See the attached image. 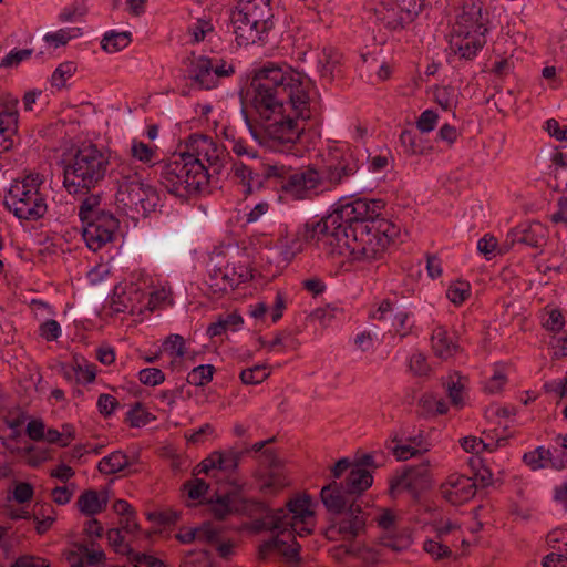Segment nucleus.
<instances>
[{"instance_id":"0eeeda50","label":"nucleus","mask_w":567,"mask_h":567,"mask_svg":"<svg viewBox=\"0 0 567 567\" xmlns=\"http://www.w3.org/2000/svg\"><path fill=\"white\" fill-rule=\"evenodd\" d=\"M43 182V176L38 173L29 174L21 181H14L9 188L4 205L19 219L42 218L48 210L45 197L41 193Z\"/></svg>"},{"instance_id":"f03ea898","label":"nucleus","mask_w":567,"mask_h":567,"mask_svg":"<svg viewBox=\"0 0 567 567\" xmlns=\"http://www.w3.org/2000/svg\"><path fill=\"white\" fill-rule=\"evenodd\" d=\"M383 208L381 199L340 200L331 214L318 221H307L302 238L306 243L321 241L330 246L332 255L349 256L358 261L379 260L399 234L392 221L380 218Z\"/></svg>"},{"instance_id":"6e6552de","label":"nucleus","mask_w":567,"mask_h":567,"mask_svg":"<svg viewBox=\"0 0 567 567\" xmlns=\"http://www.w3.org/2000/svg\"><path fill=\"white\" fill-rule=\"evenodd\" d=\"M262 173L269 186H279L280 189L291 195L295 199H306L310 193L321 186V177L318 169L307 166L301 171L292 172L285 165H262Z\"/></svg>"},{"instance_id":"5701e85b","label":"nucleus","mask_w":567,"mask_h":567,"mask_svg":"<svg viewBox=\"0 0 567 567\" xmlns=\"http://www.w3.org/2000/svg\"><path fill=\"white\" fill-rule=\"evenodd\" d=\"M372 482L373 477L368 470L354 467L341 483L348 495L357 502V498L372 485Z\"/></svg>"},{"instance_id":"aec40b11","label":"nucleus","mask_w":567,"mask_h":567,"mask_svg":"<svg viewBox=\"0 0 567 567\" xmlns=\"http://www.w3.org/2000/svg\"><path fill=\"white\" fill-rule=\"evenodd\" d=\"M311 497L307 494L291 498L287 502V509L284 508V529L287 530L288 526L297 524L307 525V519H312L313 512L310 509Z\"/></svg>"},{"instance_id":"20e7f679","label":"nucleus","mask_w":567,"mask_h":567,"mask_svg":"<svg viewBox=\"0 0 567 567\" xmlns=\"http://www.w3.org/2000/svg\"><path fill=\"white\" fill-rule=\"evenodd\" d=\"M157 166L162 185L168 193L178 197L186 198L200 192L212 177L203 159L189 151L174 154L167 162H161Z\"/></svg>"},{"instance_id":"37998d69","label":"nucleus","mask_w":567,"mask_h":567,"mask_svg":"<svg viewBox=\"0 0 567 567\" xmlns=\"http://www.w3.org/2000/svg\"><path fill=\"white\" fill-rule=\"evenodd\" d=\"M236 512H243L245 515L249 517H254L258 514L270 513L272 512L268 505L264 502L256 499H241L240 507H235Z\"/></svg>"},{"instance_id":"4be33fe9","label":"nucleus","mask_w":567,"mask_h":567,"mask_svg":"<svg viewBox=\"0 0 567 567\" xmlns=\"http://www.w3.org/2000/svg\"><path fill=\"white\" fill-rule=\"evenodd\" d=\"M513 243L539 248L546 243L547 230L539 221H532L528 225H520L512 231Z\"/></svg>"},{"instance_id":"412c9836","label":"nucleus","mask_w":567,"mask_h":567,"mask_svg":"<svg viewBox=\"0 0 567 567\" xmlns=\"http://www.w3.org/2000/svg\"><path fill=\"white\" fill-rule=\"evenodd\" d=\"M481 18V7L476 6L474 2L464 3L462 7V12L457 14L456 21L453 25L451 33L457 34H477L482 24H480L478 20Z\"/></svg>"},{"instance_id":"b1692460","label":"nucleus","mask_w":567,"mask_h":567,"mask_svg":"<svg viewBox=\"0 0 567 567\" xmlns=\"http://www.w3.org/2000/svg\"><path fill=\"white\" fill-rule=\"evenodd\" d=\"M212 59L199 56L193 63L189 79L195 82L202 90H210L217 86V79L212 74Z\"/></svg>"},{"instance_id":"cd10ccee","label":"nucleus","mask_w":567,"mask_h":567,"mask_svg":"<svg viewBox=\"0 0 567 567\" xmlns=\"http://www.w3.org/2000/svg\"><path fill=\"white\" fill-rule=\"evenodd\" d=\"M131 464L130 457L124 452L115 451L99 462L97 470L104 475H112L124 471Z\"/></svg>"},{"instance_id":"c9c22d12","label":"nucleus","mask_w":567,"mask_h":567,"mask_svg":"<svg viewBox=\"0 0 567 567\" xmlns=\"http://www.w3.org/2000/svg\"><path fill=\"white\" fill-rule=\"evenodd\" d=\"M269 375L270 369L267 364H257L252 368L244 369L239 377L244 384H259Z\"/></svg>"},{"instance_id":"69168bd1","label":"nucleus","mask_w":567,"mask_h":567,"mask_svg":"<svg viewBox=\"0 0 567 567\" xmlns=\"http://www.w3.org/2000/svg\"><path fill=\"white\" fill-rule=\"evenodd\" d=\"M398 3L406 13H409L414 20L420 14L425 6V0H393Z\"/></svg>"},{"instance_id":"2eb2a0df","label":"nucleus","mask_w":567,"mask_h":567,"mask_svg":"<svg viewBox=\"0 0 567 567\" xmlns=\"http://www.w3.org/2000/svg\"><path fill=\"white\" fill-rule=\"evenodd\" d=\"M477 492V483L473 477L452 474L441 484L442 497L452 505H461L472 499Z\"/></svg>"},{"instance_id":"8fccbe9b","label":"nucleus","mask_w":567,"mask_h":567,"mask_svg":"<svg viewBox=\"0 0 567 567\" xmlns=\"http://www.w3.org/2000/svg\"><path fill=\"white\" fill-rule=\"evenodd\" d=\"M181 513L174 509H166L162 512H152L147 514L150 520L157 522L162 526H169L177 523Z\"/></svg>"},{"instance_id":"864d4df0","label":"nucleus","mask_w":567,"mask_h":567,"mask_svg":"<svg viewBox=\"0 0 567 567\" xmlns=\"http://www.w3.org/2000/svg\"><path fill=\"white\" fill-rule=\"evenodd\" d=\"M31 49H23L9 52L0 62L1 68H12L19 65L22 61L32 55Z\"/></svg>"},{"instance_id":"f3484780","label":"nucleus","mask_w":567,"mask_h":567,"mask_svg":"<svg viewBox=\"0 0 567 567\" xmlns=\"http://www.w3.org/2000/svg\"><path fill=\"white\" fill-rule=\"evenodd\" d=\"M377 20L389 31L403 30L414 19L393 0H382L374 9Z\"/></svg>"},{"instance_id":"e2e57ef3","label":"nucleus","mask_w":567,"mask_h":567,"mask_svg":"<svg viewBox=\"0 0 567 567\" xmlns=\"http://www.w3.org/2000/svg\"><path fill=\"white\" fill-rule=\"evenodd\" d=\"M79 551L86 558V564L90 566H97L103 564L106 559L104 551L102 550H90L86 545L78 544Z\"/></svg>"},{"instance_id":"6ab92c4d","label":"nucleus","mask_w":567,"mask_h":567,"mask_svg":"<svg viewBox=\"0 0 567 567\" xmlns=\"http://www.w3.org/2000/svg\"><path fill=\"white\" fill-rule=\"evenodd\" d=\"M244 13L245 11L240 9L237 3L229 14V21L233 24L237 44L240 47L252 44L261 40L260 31L257 30V27L251 24L252 20Z\"/></svg>"},{"instance_id":"bf43d9fd","label":"nucleus","mask_w":567,"mask_h":567,"mask_svg":"<svg viewBox=\"0 0 567 567\" xmlns=\"http://www.w3.org/2000/svg\"><path fill=\"white\" fill-rule=\"evenodd\" d=\"M118 405L117 399L111 394L103 393L97 399L99 411L104 416H110Z\"/></svg>"},{"instance_id":"79ce46f5","label":"nucleus","mask_w":567,"mask_h":567,"mask_svg":"<svg viewBox=\"0 0 567 567\" xmlns=\"http://www.w3.org/2000/svg\"><path fill=\"white\" fill-rule=\"evenodd\" d=\"M261 220H276V216L271 214V208L269 203L260 202L258 203L247 215L246 223L254 224Z\"/></svg>"},{"instance_id":"a18cd8bd","label":"nucleus","mask_w":567,"mask_h":567,"mask_svg":"<svg viewBox=\"0 0 567 567\" xmlns=\"http://www.w3.org/2000/svg\"><path fill=\"white\" fill-rule=\"evenodd\" d=\"M412 544V538L409 534L388 535L383 537L382 545L393 551H402L408 549Z\"/></svg>"},{"instance_id":"72a5a7b5","label":"nucleus","mask_w":567,"mask_h":567,"mask_svg":"<svg viewBox=\"0 0 567 567\" xmlns=\"http://www.w3.org/2000/svg\"><path fill=\"white\" fill-rule=\"evenodd\" d=\"M155 419V415L148 412L143 403L135 402L126 413L125 422H127L131 427H141L148 424L151 421H154Z\"/></svg>"},{"instance_id":"ea45409f","label":"nucleus","mask_w":567,"mask_h":567,"mask_svg":"<svg viewBox=\"0 0 567 567\" xmlns=\"http://www.w3.org/2000/svg\"><path fill=\"white\" fill-rule=\"evenodd\" d=\"M110 176L117 184V188L120 184L127 182H135L140 179L137 172L127 163H120L115 168L109 169Z\"/></svg>"},{"instance_id":"ddd939ff","label":"nucleus","mask_w":567,"mask_h":567,"mask_svg":"<svg viewBox=\"0 0 567 567\" xmlns=\"http://www.w3.org/2000/svg\"><path fill=\"white\" fill-rule=\"evenodd\" d=\"M186 147L198 158L204 157L208 163L206 168H208L212 176L220 174L224 167L225 148L218 146L213 138L202 134H193L187 138Z\"/></svg>"},{"instance_id":"a211bd4d","label":"nucleus","mask_w":567,"mask_h":567,"mask_svg":"<svg viewBox=\"0 0 567 567\" xmlns=\"http://www.w3.org/2000/svg\"><path fill=\"white\" fill-rule=\"evenodd\" d=\"M239 8L245 11L251 24L260 31V38L274 27L271 8L268 0H239Z\"/></svg>"},{"instance_id":"de8ad7c7","label":"nucleus","mask_w":567,"mask_h":567,"mask_svg":"<svg viewBox=\"0 0 567 567\" xmlns=\"http://www.w3.org/2000/svg\"><path fill=\"white\" fill-rule=\"evenodd\" d=\"M171 295L172 292L165 288L151 292L147 301L148 309L154 311L156 309H162L167 305H172V300H169Z\"/></svg>"},{"instance_id":"393cba45","label":"nucleus","mask_w":567,"mask_h":567,"mask_svg":"<svg viewBox=\"0 0 567 567\" xmlns=\"http://www.w3.org/2000/svg\"><path fill=\"white\" fill-rule=\"evenodd\" d=\"M482 48V43L477 34H457L451 33L450 49L458 54L462 59L472 60L477 51Z\"/></svg>"},{"instance_id":"4c0bfd02","label":"nucleus","mask_w":567,"mask_h":567,"mask_svg":"<svg viewBox=\"0 0 567 567\" xmlns=\"http://www.w3.org/2000/svg\"><path fill=\"white\" fill-rule=\"evenodd\" d=\"M125 553L134 567H166L163 560L144 553H135L131 546H126Z\"/></svg>"},{"instance_id":"c85d7f7f","label":"nucleus","mask_w":567,"mask_h":567,"mask_svg":"<svg viewBox=\"0 0 567 567\" xmlns=\"http://www.w3.org/2000/svg\"><path fill=\"white\" fill-rule=\"evenodd\" d=\"M404 152L410 155H424L432 151L431 145H425L420 134L412 130H404L400 135Z\"/></svg>"},{"instance_id":"5fc2aeb1","label":"nucleus","mask_w":567,"mask_h":567,"mask_svg":"<svg viewBox=\"0 0 567 567\" xmlns=\"http://www.w3.org/2000/svg\"><path fill=\"white\" fill-rule=\"evenodd\" d=\"M439 115L432 110L422 112L419 120L416 121V128L420 133H429L434 130Z\"/></svg>"},{"instance_id":"58836bf2","label":"nucleus","mask_w":567,"mask_h":567,"mask_svg":"<svg viewBox=\"0 0 567 567\" xmlns=\"http://www.w3.org/2000/svg\"><path fill=\"white\" fill-rule=\"evenodd\" d=\"M471 295V286L467 281L457 280L450 285L446 291L447 299L454 305H462Z\"/></svg>"},{"instance_id":"6e6d98bb","label":"nucleus","mask_w":567,"mask_h":567,"mask_svg":"<svg viewBox=\"0 0 567 567\" xmlns=\"http://www.w3.org/2000/svg\"><path fill=\"white\" fill-rule=\"evenodd\" d=\"M131 153L134 158L143 163H148L155 155V151L143 142L134 141L131 147Z\"/></svg>"},{"instance_id":"39448f33","label":"nucleus","mask_w":567,"mask_h":567,"mask_svg":"<svg viewBox=\"0 0 567 567\" xmlns=\"http://www.w3.org/2000/svg\"><path fill=\"white\" fill-rule=\"evenodd\" d=\"M101 200L100 194H91L79 207V218L83 227L82 236L92 251H97L112 241L120 227L118 219L101 207Z\"/></svg>"},{"instance_id":"0e129e2a","label":"nucleus","mask_w":567,"mask_h":567,"mask_svg":"<svg viewBox=\"0 0 567 567\" xmlns=\"http://www.w3.org/2000/svg\"><path fill=\"white\" fill-rule=\"evenodd\" d=\"M197 533V539L198 540H205L209 544H213L217 540V537L219 535V530L213 527L210 522L203 523L199 527Z\"/></svg>"},{"instance_id":"1a4fd4ad","label":"nucleus","mask_w":567,"mask_h":567,"mask_svg":"<svg viewBox=\"0 0 567 567\" xmlns=\"http://www.w3.org/2000/svg\"><path fill=\"white\" fill-rule=\"evenodd\" d=\"M193 235L192 227L183 226L176 230L148 238L146 249L154 259L159 261L177 259L187 252Z\"/></svg>"},{"instance_id":"4468645a","label":"nucleus","mask_w":567,"mask_h":567,"mask_svg":"<svg viewBox=\"0 0 567 567\" xmlns=\"http://www.w3.org/2000/svg\"><path fill=\"white\" fill-rule=\"evenodd\" d=\"M430 462H422L419 465L408 467L400 476L391 481L390 492L402 488L408 491L414 498L431 487Z\"/></svg>"},{"instance_id":"a19ab883","label":"nucleus","mask_w":567,"mask_h":567,"mask_svg":"<svg viewBox=\"0 0 567 567\" xmlns=\"http://www.w3.org/2000/svg\"><path fill=\"white\" fill-rule=\"evenodd\" d=\"M76 71L74 62L66 61L61 63L52 74L51 84L58 89L65 86L66 79L71 78Z\"/></svg>"},{"instance_id":"7c9ffc66","label":"nucleus","mask_w":567,"mask_h":567,"mask_svg":"<svg viewBox=\"0 0 567 567\" xmlns=\"http://www.w3.org/2000/svg\"><path fill=\"white\" fill-rule=\"evenodd\" d=\"M267 517L270 518V523H267L266 518H256L250 524V530L254 533H260L264 530H277L278 534H284L286 530L284 529V508H278L275 512H270L267 514Z\"/></svg>"},{"instance_id":"774afa93","label":"nucleus","mask_w":567,"mask_h":567,"mask_svg":"<svg viewBox=\"0 0 567 567\" xmlns=\"http://www.w3.org/2000/svg\"><path fill=\"white\" fill-rule=\"evenodd\" d=\"M27 435L32 441H43L44 440V423L42 420H31L27 425Z\"/></svg>"},{"instance_id":"338daca9","label":"nucleus","mask_w":567,"mask_h":567,"mask_svg":"<svg viewBox=\"0 0 567 567\" xmlns=\"http://www.w3.org/2000/svg\"><path fill=\"white\" fill-rule=\"evenodd\" d=\"M184 344H185V341L182 336L171 334L166 339L164 347H165L166 351H171L172 353L176 352L177 357H183L185 353Z\"/></svg>"},{"instance_id":"4d7b16f0","label":"nucleus","mask_w":567,"mask_h":567,"mask_svg":"<svg viewBox=\"0 0 567 567\" xmlns=\"http://www.w3.org/2000/svg\"><path fill=\"white\" fill-rule=\"evenodd\" d=\"M61 334V328L56 320L48 319L40 326V336L47 341H54Z\"/></svg>"},{"instance_id":"49530a36","label":"nucleus","mask_w":567,"mask_h":567,"mask_svg":"<svg viewBox=\"0 0 567 567\" xmlns=\"http://www.w3.org/2000/svg\"><path fill=\"white\" fill-rule=\"evenodd\" d=\"M545 311L548 318L543 322V327L551 332L560 331L565 326V317L563 312L556 308L548 309V307L545 308Z\"/></svg>"},{"instance_id":"09e8293b","label":"nucleus","mask_w":567,"mask_h":567,"mask_svg":"<svg viewBox=\"0 0 567 567\" xmlns=\"http://www.w3.org/2000/svg\"><path fill=\"white\" fill-rule=\"evenodd\" d=\"M138 380L145 385L155 386L165 381V374L161 369L146 368L138 372Z\"/></svg>"},{"instance_id":"3c124183","label":"nucleus","mask_w":567,"mask_h":567,"mask_svg":"<svg viewBox=\"0 0 567 567\" xmlns=\"http://www.w3.org/2000/svg\"><path fill=\"white\" fill-rule=\"evenodd\" d=\"M209 488V485L202 478L190 480L184 483V489L190 499L203 497Z\"/></svg>"},{"instance_id":"603ef678","label":"nucleus","mask_w":567,"mask_h":567,"mask_svg":"<svg viewBox=\"0 0 567 567\" xmlns=\"http://www.w3.org/2000/svg\"><path fill=\"white\" fill-rule=\"evenodd\" d=\"M423 549L434 557L435 560L449 558L452 556V550L449 546L443 545L439 542L429 539L424 543Z\"/></svg>"},{"instance_id":"2f4dec72","label":"nucleus","mask_w":567,"mask_h":567,"mask_svg":"<svg viewBox=\"0 0 567 567\" xmlns=\"http://www.w3.org/2000/svg\"><path fill=\"white\" fill-rule=\"evenodd\" d=\"M209 511L215 519L224 520L228 515L236 512L231 506L233 496L229 493L223 495H216V498H210L208 501Z\"/></svg>"},{"instance_id":"c756f323","label":"nucleus","mask_w":567,"mask_h":567,"mask_svg":"<svg viewBox=\"0 0 567 567\" xmlns=\"http://www.w3.org/2000/svg\"><path fill=\"white\" fill-rule=\"evenodd\" d=\"M323 60L319 70L320 76L331 83L334 79V73L339 71L341 65L342 54L333 48H324L322 51Z\"/></svg>"},{"instance_id":"7ed1b4c3","label":"nucleus","mask_w":567,"mask_h":567,"mask_svg":"<svg viewBox=\"0 0 567 567\" xmlns=\"http://www.w3.org/2000/svg\"><path fill=\"white\" fill-rule=\"evenodd\" d=\"M109 156L95 144H82L63 168V185L70 194L86 195L96 188L109 173Z\"/></svg>"},{"instance_id":"e433bc0d","label":"nucleus","mask_w":567,"mask_h":567,"mask_svg":"<svg viewBox=\"0 0 567 567\" xmlns=\"http://www.w3.org/2000/svg\"><path fill=\"white\" fill-rule=\"evenodd\" d=\"M424 415H443L449 411L447 404L443 399H435L433 395H423L419 401Z\"/></svg>"},{"instance_id":"423d86ee","label":"nucleus","mask_w":567,"mask_h":567,"mask_svg":"<svg viewBox=\"0 0 567 567\" xmlns=\"http://www.w3.org/2000/svg\"><path fill=\"white\" fill-rule=\"evenodd\" d=\"M320 499L328 513L342 515L338 532L343 539L352 540L365 528V518L360 505L348 495L342 483L332 481L324 485L320 492Z\"/></svg>"},{"instance_id":"f257e3e1","label":"nucleus","mask_w":567,"mask_h":567,"mask_svg":"<svg viewBox=\"0 0 567 567\" xmlns=\"http://www.w3.org/2000/svg\"><path fill=\"white\" fill-rule=\"evenodd\" d=\"M312 86L310 78L286 64L267 62L255 70L244 96L264 121L260 128L255 127L245 114L255 140L276 152L291 153L312 117Z\"/></svg>"},{"instance_id":"9d476101","label":"nucleus","mask_w":567,"mask_h":567,"mask_svg":"<svg viewBox=\"0 0 567 567\" xmlns=\"http://www.w3.org/2000/svg\"><path fill=\"white\" fill-rule=\"evenodd\" d=\"M158 194L150 185L142 183L141 178L135 182L120 184L116 193V202L132 214L146 217L154 212Z\"/></svg>"},{"instance_id":"9b49d317","label":"nucleus","mask_w":567,"mask_h":567,"mask_svg":"<svg viewBox=\"0 0 567 567\" xmlns=\"http://www.w3.org/2000/svg\"><path fill=\"white\" fill-rule=\"evenodd\" d=\"M359 171L358 159L349 151L341 147H329L322 155L321 184L327 182L331 186L341 185L347 178L354 176Z\"/></svg>"},{"instance_id":"473e14b6","label":"nucleus","mask_w":567,"mask_h":567,"mask_svg":"<svg viewBox=\"0 0 567 567\" xmlns=\"http://www.w3.org/2000/svg\"><path fill=\"white\" fill-rule=\"evenodd\" d=\"M132 41V34L127 31L111 32L104 34L101 47L106 52H117L125 49Z\"/></svg>"},{"instance_id":"c03bdc74","label":"nucleus","mask_w":567,"mask_h":567,"mask_svg":"<svg viewBox=\"0 0 567 567\" xmlns=\"http://www.w3.org/2000/svg\"><path fill=\"white\" fill-rule=\"evenodd\" d=\"M18 99L12 96L9 93L0 95V115L3 118L12 117L16 122H18Z\"/></svg>"},{"instance_id":"052dcab7","label":"nucleus","mask_w":567,"mask_h":567,"mask_svg":"<svg viewBox=\"0 0 567 567\" xmlns=\"http://www.w3.org/2000/svg\"><path fill=\"white\" fill-rule=\"evenodd\" d=\"M106 537L109 540V544L114 548V550L118 554L126 555V546H130L128 544H124V537L121 534L120 528H111L106 533Z\"/></svg>"},{"instance_id":"a878e982","label":"nucleus","mask_w":567,"mask_h":567,"mask_svg":"<svg viewBox=\"0 0 567 567\" xmlns=\"http://www.w3.org/2000/svg\"><path fill=\"white\" fill-rule=\"evenodd\" d=\"M431 343L434 354L443 360L452 358L460 350V346L449 337L443 327H436L433 330Z\"/></svg>"},{"instance_id":"f8f14e48","label":"nucleus","mask_w":567,"mask_h":567,"mask_svg":"<svg viewBox=\"0 0 567 567\" xmlns=\"http://www.w3.org/2000/svg\"><path fill=\"white\" fill-rule=\"evenodd\" d=\"M567 435H557L556 445L545 449L538 446L532 452H527L523 456L524 463L533 471L546 467V463L556 470H563L566 466Z\"/></svg>"},{"instance_id":"13d9d810","label":"nucleus","mask_w":567,"mask_h":567,"mask_svg":"<svg viewBox=\"0 0 567 567\" xmlns=\"http://www.w3.org/2000/svg\"><path fill=\"white\" fill-rule=\"evenodd\" d=\"M546 394L553 395L557 403L567 394V377H564L558 382L546 383L544 385Z\"/></svg>"},{"instance_id":"f704fd0d","label":"nucleus","mask_w":567,"mask_h":567,"mask_svg":"<svg viewBox=\"0 0 567 567\" xmlns=\"http://www.w3.org/2000/svg\"><path fill=\"white\" fill-rule=\"evenodd\" d=\"M215 373V367L212 364H202L196 368H194L188 374H187V382L189 384H193L195 386H204L208 384L213 375Z\"/></svg>"},{"instance_id":"dca6fc26","label":"nucleus","mask_w":567,"mask_h":567,"mask_svg":"<svg viewBox=\"0 0 567 567\" xmlns=\"http://www.w3.org/2000/svg\"><path fill=\"white\" fill-rule=\"evenodd\" d=\"M271 551H278L289 567H299L302 561L300 556L301 545L297 539L286 542L279 538V534L264 542L258 548V559L266 560Z\"/></svg>"},{"instance_id":"680f3d73","label":"nucleus","mask_w":567,"mask_h":567,"mask_svg":"<svg viewBox=\"0 0 567 567\" xmlns=\"http://www.w3.org/2000/svg\"><path fill=\"white\" fill-rule=\"evenodd\" d=\"M34 488L30 483L20 482L16 485L13 491V497L19 504L27 503L32 499Z\"/></svg>"},{"instance_id":"bb28decb","label":"nucleus","mask_w":567,"mask_h":567,"mask_svg":"<svg viewBox=\"0 0 567 567\" xmlns=\"http://www.w3.org/2000/svg\"><path fill=\"white\" fill-rule=\"evenodd\" d=\"M107 506V498H100L95 489H85L76 501L78 509L86 515L93 516L103 512Z\"/></svg>"}]
</instances>
